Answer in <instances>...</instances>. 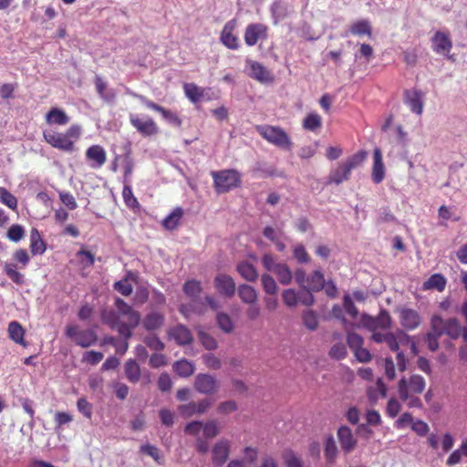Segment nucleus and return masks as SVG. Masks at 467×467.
Segmentation results:
<instances>
[{
	"label": "nucleus",
	"instance_id": "nucleus-6",
	"mask_svg": "<svg viewBox=\"0 0 467 467\" xmlns=\"http://www.w3.org/2000/svg\"><path fill=\"white\" fill-rule=\"evenodd\" d=\"M66 336L74 339L75 343L84 348L93 346L98 341L94 329H79L78 325H68L66 327Z\"/></svg>",
	"mask_w": 467,
	"mask_h": 467
},
{
	"label": "nucleus",
	"instance_id": "nucleus-56",
	"mask_svg": "<svg viewBox=\"0 0 467 467\" xmlns=\"http://www.w3.org/2000/svg\"><path fill=\"white\" fill-rule=\"evenodd\" d=\"M283 459L285 467H302L300 458L296 455L293 450L285 449L283 452Z\"/></svg>",
	"mask_w": 467,
	"mask_h": 467
},
{
	"label": "nucleus",
	"instance_id": "nucleus-14",
	"mask_svg": "<svg viewBox=\"0 0 467 467\" xmlns=\"http://www.w3.org/2000/svg\"><path fill=\"white\" fill-rule=\"evenodd\" d=\"M129 119H130L132 127L136 128L137 131L144 136H153L158 132L155 121L150 117L141 119L138 115L131 114L129 116Z\"/></svg>",
	"mask_w": 467,
	"mask_h": 467
},
{
	"label": "nucleus",
	"instance_id": "nucleus-46",
	"mask_svg": "<svg viewBox=\"0 0 467 467\" xmlns=\"http://www.w3.org/2000/svg\"><path fill=\"white\" fill-rule=\"evenodd\" d=\"M322 126V119L318 114L310 113L304 119L303 127L309 131H315Z\"/></svg>",
	"mask_w": 467,
	"mask_h": 467
},
{
	"label": "nucleus",
	"instance_id": "nucleus-23",
	"mask_svg": "<svg viewBox=\"0 0 467 467\" xmlns=\"http://www.w3.org/2000/svg\"><path fill=\"white\" fill-rule=\"evenodd\" d=\"M385 178V166L382 162L381 151L376 148L374 150V165H372L371 179L376 184L380 183Z\"/></svg>",
	"mask_w": 467,
	"mask_h": 467
},
{
	"label": "nucleus",
	"instance_id": "nucleus-50",
	"mask_svg": "<svg viewBox=\"0 0 467 467\" xmlns=\"http://www.w3.org/2000/svg\"><path fill=\"white\" fill-rule=\"evenodd\" d=\"M140 452L149 455L158 464H162L163 458L161 456L160 449L152 444H142L140 446Z\"/></svg>",
	"mask_w": 467,
	"mask_h": 467
},
{
	"label": "nucleus",
	"instance_id": "nucleus-52",
	"mask_svg": "<svg viewBox=\"0 0 467 467\" xmlns=\"http://www.w3.org/2000/svg\"><path fill=\"white\" fill-rule=\"evenodd\" d=\"M130 275L131 273L129 272L127 277L120 281L114 282L113 284V289L120 293L123 296H129L132 294V285L128 282V276Z\"/></svg>",
	"mask_w": 467,
	"mask_h": 467
},
{
	"label": "nucleus",
	"instance_id": "nucleus-16",
	"mask_svg": "<svg viewBox=\"0 0 467 467\" xmlns=\"http://www.w3.org/2000/svg\"><path fill=\"white\" fill-rule=\"evenodd\" d=\"M400 326L406 330H414L420 325V314L413 308H399Z\"/></svg>",
	"mask_w": 467,
	"mask_h": 467
},
{
	"label": "nucleus",
	"instance_id": "nucleus-1",
	"mask_svg": "<svg viewBox=\"0 0 467 467\" xmlns=\"http://www.w3.org/2000/svg\"><path fill=\"white\" fill-rule=\"evenodd\" d=\"M430 328L441 336L445 335L452 340H457L466 327L461 326V323L455 317L443 319L440 315H434L430 321Z\"/></svg>",
	"mask_w": 467,
	"mask_h": 467
},
{
	"label": "nucleus",
	"instance_id": "nucleus-57",
	"mask_svg": "<svg viewBox=\"0 0 467 467\" xmlns=\"http://www.w3.org/2000/svg\"><path fill=\"white\" fill-rule=\"evenodd\" d=\"M121 316L119 315L118 312L114 310H103L102 315H100V317H102V322L109 327H114L115 325H118V323L122 322L119 317Z\"/></svg>",
	"mask_w": 467,
	"mask_h": 467
},
{
	"label": "nucleus",
	"instance_id": "nucleus-45",
	"mask_svg": "<svg viewBox=\"0 0 467 467\" xmlns=\"http://www.w3.org/2000/svg\"><path fill=\"white\" fill-rule=\"evenodd\" d=\"M184 93L185 96L188 97L189 100L197 103L200 101L201 97L203 95L201 88L193 83H186L184 84Z\"/></svg>",
	"mask_w": 467,
	"mask_h": 467
},
{
	"label": "nucleus",
	"instance_id": "nucleus-13",
	"mask_svg": "<svg viewBox=\"0 0 467 467\" xmlns=\"http://www.w3.org/2000/svg\"><path fill=\"white\" fill-rule=\"evenodd\" d=\"M229 453V441L226 439L217 441L212 449V462L214 467L223 466L228 461Z\"/></svg>",
	"mask_w": 467,
	"mask_h": 467
},
{
	"label": "nucleus",
	"instance_id": "nucleus-38",
	"mask_svg": "<svg viewBox=\"0 0 467 467\" xmlns=\"http://www.w3.org/2000/svg\"><path fill=\"white\" fill-rule=\"evenodd\" d=\"M350 33L352 36H370L372 33L370 22H368L367 19H361L353 23L350 26Z\"/></svg>",
	"mask_w": 467,
	"mask_h": 467
},
{
	"label": "nucleus",
	"instance_id": "nucleus-18",
	"mask_svg": "<svg viewBox=\"0 0 467 467\" xmlns=\"http://www.w3.org/2000/svg\"><path fill=\"white\" fill-rule=\"evenodd\" d=\"M114 306L117 307L116 312L122 317H127V320L130 321L131 326H139L140 322H141L140 313L122 298L117 297L116 301H114Z\"/></svg>",
	"mask_w": 467,
	"mask_h": 467
},
{
	"label": "nucleus",
	"instance_id": "nucleus-17",
	"mask_svg": "<svg viewBox=\"0 0 467 467\" xmlns=\"http://www.w3.org/2000/svg\"><path fill=\"white\" fill-rule=\"evenodd\" d=\"M267 27L261 23L248 25L245 29L244 40L248 47L255 46L259 39L266 38Z\"/></svg>",
	"mask_w": 467,
	"mask_h": 467
},
{
	"label": "nucleus",
	"instance_id": "nucleus-64",
	"mask_svg": "<svg viewBox=\"0 0 467 467\" xmlns=\"http://www.w3.org/2000/svg\"><path fill=\"white\" fill-rule=\"evenodd\" d=\"M283 300L285 306L294 307L298 304V291L294 289L284 290Z\"/></svg>",
	"mask_w": 467,
	"mask_h": 467
},
{
	"label": "nucleus",
	"instance_id": "nucleus-47",
	"mask_svg": "<svg viewBox=\"0 0 467 467\" xmlns=\"http://www.w3.org/2000/svg\"><path fill=\"white\" fill-rule=\"evenodd\" d=\"M404 341H410V336L408 334H405L403 332H400L399 337L395 334L393 336H389V339L386 340L387 346L390 348L393 352H400V343H402Z\"/></svg>",
	"mask_w": 467,
	"mask_h": 467
},
{
	"label": "nucleus",
	"instance_id": "nucleus-54",
	"mask_svg": "<svg viewBox=\"0 0 467 467\" xmlns=\"http://www.w3.org/2000/svg\"><path fill=\"white\" fill-rule=\"evenodd\" d=\"M203 437L205 439H213L217 437L220 433V429L216 420H212L207 422H203Z\"/></svg>",
	"mask_w": 467,
	"mask_h": 467
},
{
	"label": "nucleus",
	"instance_id": "nucleus-55",
	"mask_svg": "<svg viewBox=\"0 0 467 467\" xmlns=\"http://www.w3.org/2000/svg\"><path fill=\"white\" fill-rule=\"evenodd\" d=\"M217 324L219 328H221L223 333H231L234 330L232 317L224 313L217 314Z\"/></svg>",
	"mask_w": 467,
	"mask_h": 467
},
{
	"label": "nucleus",
	"instance_id": "nucleus-33",
	"mask_svg": "<svg viewBox=\"0 0 467 467\" xmlns=\"http://www.w3.org/2000/svg\"><path fill=\"white\" fill-rule=\"evenodd\" d=\"M173 370L181 378H189L194 373V363L187 359H180L173 364Z\"/></svg>",
	"mask_w": 467,
	"mask_h": 467
},
{
	"label": "nucleus",
	"instance_id": "nucleus-8",
	"mask_svg": "<svg viewBox=\"0 0 467 467\" xmlns=\"http://www.w3.org/2000/svg\"><path fill=\"white\" fill-rule=\"evenodd\" d=\"M193 386L195 391L202 395H213L219 390V382L211 374H197Z\"/></svg>",
	"mask_w": 467,
	"mask_h": 467
},
{
	"label": "nucleus",
	"instance_id": "nucleus-53",
	"mask_svg": "<svg viewBox=\"0 0 467 467\" xmlns=\"http://www.w3.org/2000/svg\"><path fill=\"white\" fill-rule=\"evenodd\" d=\"M442 337L437 334L433 329L430 328V331L424 336V342L428 345V348L431 352H435L439 348V338Z\"/></svg>",
	"mask_w": 467,
	"mask_h": 467
},
{
	"label": "nucleus",
	"instance_id": "nucleus-12",
	"mask_svg": "<svg viewBox=\"0 0 467 467\" xmlns=\"http://www.w3.org/2000/svg\"><path fill=\"white\" fill-rule=\"evenodd\" d=\"M213 406V401L204 398L198 402L190 401L189 403L179 406V412L184 418H190L194 414H203L205 413L209 408Z\"/></svg>",
	"mask_w": 467,
	"mask_h": 467
},
{
	"label": "nucleus",
	"instance_id": "nucleus-49",
	"mask_svg": "<svg viewBox=\"0 0 467 467\" xmlns=\"http://www.w3.org/2000/svg\"><path fill=\"white\" fill-rule=\"evenodd\" d=\"M137 326L131 325V323L127 320V322H120L118 325H114V327H109V328L113 330H117L121 337H123L124 340H127L132 337V329L136 328Z\"/></svg>",
	"mask_w": 467,
	"mask_h": 467
},
{
	"label": "nucleus",
	"instance_id": "nucleus-26",
	"mask_svg": "<svg viewBox=\"0 0 467 467\" xmlns=\"http://www.w3.org/2000/svg\"><path fill=\"white\" fill-rule=\"evenodd\" d=\"M325 278L324 275L320 270H314L313 273L309 274L307 280H306L305 286L300 287L301 289L313 290L318 292L324 289Z\"/></svg>",
	"mask_w": 467,
	"mask_h": 467
},
{
	"label": "nucleus",
	"instance_id": "nucleus-48",
	"mask_svg": "<svg viewBox=\"0 0 467 467\" xmlns=\"http://www.w3.org/2000/svg\"><path fill=\"white\" fill-rule=\"evenodd\" d=\"M0 202L12 210L17 209V199L7 189L0 187Z\"/></svg>",
	"mask_w": 467,
	"mask_h": 467
},
{
	"label": "nucleus",
	"instance_id": "nucleus-25",
	"mask_svg": "<svg viewBox=\"0 0 467 467\" xmlns=\"http://www.w3.org/2000/svg\"><path fill=\"white\" fill-rule=\"evenodd\" d=\"M270 12L274 24L276 25L278 22L285 20L286 16L289 15V5L282 0H275L271 4Z\"/></svg>",
	"mask_w": 467,
	"mask_h": 467
},
{
	"label": "nucleus",
	"instance_id": "nucleus-51",
	"mask_svg": "<svg viewBox=\"0 0 467 467\" xmlns=\"http://www.w3.org/2000/svg\"><path fill=\"white\" fill-rule=\"evenodd\" d=\"M261 283L263 290H265L266 295L274 296L276 294L277 285L274 277L268 274H263L261 276Z\"/></svg>",
	"mask_w": 467,
	"mask_h": 467
},
{
	"label": "nucleus",
	"instance_id": "nucleus-41",
	"mask_svg": "<svg viewBox=\"0 0 467 467\" xmlns=\"http://www.w3.org/2000/svg\"><path fill=\"white\" fill-rule=\"evenodd\" d=\"M445 283L447 281L441 274H433L428 279V281L424 282V289H437L440 292L443 291Z\"/></svg>",
	"mask_w": 467,
	"mask_h": 467
},
{
	"label": "nucleus",
	"instance_id": "nucleus-30",
	"mask_svg": "<svg viewBox=\"0 0 467 467\" xmlns=\"http://www.w3.org/2000/svg\"><path fill=\"white\" fill-rule=\"evenodd\" d=\"M47 124L65 125L68 124L69 117L59 108H51L46 115Z\"/></svg>",
	"mask_w": 467,
	"mask_h": 467
},
{
	"label": "nucleus",
	"instance_id": "nucleus-34",
	"mask_svg": "<svg viewBox=\"0 0 467 467\" xmlns=\"http://www.w3.org/2000/svg\"><path fill=\"white\" fill-rule=\"evenodd\" d=\"M183 216V209L178 207L174 209L171 213L167 214L164 220H162V227L166 230L173 231L179 225L182 217Z\"/></svg>",
	"mask_w": 467,
	"mask_h": 467
},
{
	"label": "nucleus",
	"instance_id": "nucleus-31",
	"mask_svg": "<svg viewBox=\"0 0 467 467\" xmlns=\"http://www.w3.org/2000/svg\"><path fill=\"white\" fill-rule=\"evenodd\" d=\"M351 171L347 167L338 164L337 168L332 170L331 173H329L327 183L339 185L348 180Z\"/></svg>",
	"mask_w": 467,
	"mask_h": 467
},
{
	"label": "nucleus",
	"instance_id": "nucleus-15",
	"mask_svg": "<svg viewBox=\"0 0 467 467\" xmlns=\"http://www.w3.org/2000/svg\"><path fill=\"white\" fill-rule=\"evenodd\" d=\"M85 158L89 162L90 168L98 170L107 162V152L102 146L92 145L86 150Z\"/></svg>",
	"mask_w": 467,
	"mask_h": 467
},
{
	"label": "nucleus",
	"instance_id": "nucleus-9",
	"mask_svg": "<svg viewBox=\"0 0 467 467\" xmlns=\"http://www.w3.org/2000/svg\"><path fill=\"white\" fill-rule=\"evenodd\" d=\"M44 138L47 143L60 150L66 152H73L75 150L74 140L69 139L67 136L60 132H45Z\"/></svg>",
	"mask_w": 467,
	"mask_h": 467
},
{
	"label": "nucleus",
	"instance_id": "nucleus-10",
	"mask_svg": "<svg viewBox=\"0 0 467 467\" xmlns=\"http://www.w3.org/2000/svg\"><path fill=\"white\" fill-rule=\"evenodd\" d=\"M247 75L249 78L261 83H270L273 81V76L269 69L265 68L260 62L253 61L247 58L245 61Z\"/></svg>",
	"mask_w": 467,
	"mask_h": 467
},
{
	"label": "nucleus",
	"instance_id": "nucleus-43",
	"mask_svg": "<svg viewBox=\"0 0 467 467\" xmlns=\"http://www.w3.org/2000/svg\"><path fill=\"white\" fill-rule=\"evenodd\" d=\"M462 457L467 458V439L462 441L459 449L453 451L451 456L448 457L447 464L449 466L458 464L461 462Z\"/></svg>",
	"mask_w": 467,
	"mask_h": 467
},
{
	"label": "nucleus",
	"instance_id": "nucleus-39",
	"mask_svg": "<svg viewBox=\"0 0 467 467\" xmlns=\"http://www.w3.org/2000/svg\"><path fill=\"white\" fill-rule=\"evenodd\" d=\"M367 159V151L359 150L348 157L346 161L339 163L340 165L347 167L348 171H352L363 163Z\"/></svg>",
	"mask_w": 467,
	"mask_h": 467
},
{
	"label": "nucleus",
	"instance_id": "nucleus-32",
	"mask_svg": "<svg viewBox=\"0 0 467 467\" xmlns=\"http://www.w3.org/2000/svg\"><path fill=\"white\" fill-rule=\"evenodd\" d=\"M233 27L232 22H228L224 25L221 35V41L227 48L236 50L238 48V38L233 36Z\"/></svg>",
	"mask_w": 467,
	"mask_h": 467
},
{
	"label": "nucleus",
	"instance_id": "nucleus-2",
	"mask_svg": "<svg viewBox=\"0 0 467 467\" xmlns=\"http://www.w3.org/2000/svg\"><path fill=\"white\" fill-rule=\"evenodd\" d=\"M262 138L265 139L270 144L276 146L284 150H291L292 141L290 136L281 127L270 125H262L256 127Z\"/></svg>",
	"mask_w": 467,
	"mask_h": 467
},
{
	"label": "nucleus",
	"instance_id": "nucleus-3",
	"mask_svg": "<svg viewBox=\"0 0 467 467\" xmlns=\"http://www.w3.org/2000/svg\"><path fill=\"white\" fill-rule=\"evenodd\" d=\"M213 187L218 193L228 192L240 186L242 176L237 170L213 171Z\"/></svg>",
	"mask_w": 467,
	"mask_h": 467
},
{
	"label": "nucleus",
	"instance_id": "nucleus-40",
	"mask_svg": "<svg viewBox=\"0 0 467 467\" xmlns=\"http://www.w3.org/2000/svg\"><path fill=\"white\" fill-rule=\"evenodd\" d=\"M271 272L275 275L277 281H279L283 285H289L292 282V272L286 264L281 266H276V269Z\"/></svg>",
	"mask_w": 467,
	"mask_h": 467
},
{
	"label": "nucleus",
	"instance_id": "nucleus-7",
	"mask_svg": "<svg viewBox=\"0 0 467 467\" xmlns=\"http://www.w3.org/2000/svg\"><path fill=\"white\" fill-rule=\"evenodd\" d=\"M361 323L364 327L370 331L378 329H389L391 327V317L386 309H381L377 317L362 314Z\"/></svg>",
	"mask_w": 467,
	"mask_h": 467
},
{
	"label": "nucleus",
	"instance_id": "nucleus-19",
	"mask_svg": "<svg viewBox=\"0 0 467 467\" xmlns=\"http://www.w3.org/2000/svg\"><path fill=\"white\" fill-rule=\"evenodd\" d=\"M404 97L405 104L409 106L410 111H412L416 115H421L423 111V93L416 89L406 90L404 92Z\"/></svg>",
	"mask_w": 467,
	"mask_h": 467
},
{
	"label": "nucleus",
	"instance_id": "nucleus-36",
	"mask_svg": "<svg viewBox=\"0 0 467 467\" xmlns=\"http://www.w3.org/2000/svg\"><path fill=\"white\" fill-rule=\"evenodd\" d=\"M237 293L242 302L246 304H254L257 299L256 290L246 284H243L238 286Z\"/></svg>",
	"mask_w": 467,
	"mask_h": 467
},
{
	"label": "nucleus",
	"instance_id": "nucleus-62",
	"mask_svg": "<svg viewBox=\"0 0 467 467\" xmlns=\"http://www.w3.org/2000/svg\"><path fill=\"white\" fill-rule=\"evenodd\" d=\"M303 323L306 328L312 331L316 330L318 327V319L316 314L311 310L303 313Z\"/></svg>",
	"mask_w": 467,
	"mask_h": 467
},
{
	"label": "nucleus",
	"instance_id": "nucleus-35",
	"mask_svg": "<svg viewBox=\"0 0 467 467\" xmlns=\"http://www.w3.org/2000/svg\"><path fill=\"white\" fill-rule=\"evenodd\" d=\"M8 337L14 343L26 347V343L24 341L25 331L22 325L16 321H13L8 324Z\"/></svg>",
	"mask_w": 467,
	"mask_h": 467
},
{
	"label": "nucleus",
	"instance_id": "nucleus-24",
	"mask_svg": "<svg viewBox=\"0 0 467 467\" xmlns=\"http://www.w3.org/2000/svg\"><path fill=\"white\" fill-rule=\"evenodd\" d=\"M165 322V316L157 311H151L146 315L144 320H142V327L147 331H154L163 326Z\"/></svg>",
	"mask_w": 467,
	"mask_h": 467
},
{
	"label": "nucleus",
	"instance_id": "nucleus-61",
	"mask_svg": "<svg viewBox=\"0 0 467 467\" xmlns=\"http://www.w3.org/2000/svg\"><path fill=\"white\" fill-rule=\"evenodd\" d=\"M76 406H78V410L79 413L83 414L84 417L90 420L93 416V405L87 401L86 398H80L78 400V403H76Z\"/></svg>",
	"mask_w": 467,
	"mask_h": 467
},
{
	"label": "nucleus",
	"instance_id": "nucleus-60",
	"mask_svg": "<svg viewBox=\"0 0 467 467\" xmlns=\"http://www.w3.org/2000/svg\"><path fill=\"white\" fill-rule=\"evenodd\" d=\"M144 344L147 348L156 352L161 351L163 348H165V345L156 335H150L145 337Z\"/></svg>",
	"mask_w": 467,
	"mask_h": 467
},
{
	"label": "nucleus",
	"instance_id": "nucleus-59",
	"mask_svg": "<svg viewBox=\"0 0 467 467\" xmlns=\"http://www.w3.org/2000/svg\"><path fill=\"white\" fill-rule=\"evenodd\" d=\"M200 343L202 344L203 348L205 349H208L210 351L214 350L218 347L217 340L213 338V336L203 332L200 331L198 333Z\"/></svg>",
	"mask_w": 467,
	"mask_h": 467
},
{
	"label": "nucleus",
	"instance_id": "nucleus-44",
	"mask_svg": "<svg viewBox=\"0 0 467 467\" xmlns=\"http://www.w3.org/2000/svg\"><path fill=\"white\" fill-rule=\"evenodd\" d=\"M183 291L185 295L192 298V300H196L199 298V296L202 291V286L199 281L190 280L185 282L183 285Z\"/></svg>",
	"mask_w": 467,
	"mask_h": 467
},
{
	"label": "nucleus",
	"instance_id": "nucleus-22",
	"mask_svg": "<svg viewBox=\"0 0 467 467\" xmlns=\"http://www.w3.org/2000/svg\"><path fill=\"white\" fill-rule=\"evenodd\" d=\"M169 335L179 346L189 345L193 341L190 329L184 325H178L170 329Z\"/></svg>",
	"mask_w": 467,
	"mask_h": 467
},
{
	"label": "nucleus",
	"instance_id": "nucleus-42",
	"mask_svg": "<svg viewBox=\"0 0 467 467\" xmlns=\"http://www.w3.org/2000/svg\"><path fill=\"white\" fill-rule=\"evenodd\" d=\"M324 456L328 462H333L337 456V446L332 436L325 441Z\"/></svg>",
	"mask_w": 467,
	"mask_h": 467
},
{
	"label": "nucleus",
	"instance_id": "nucleus-11",
	"mask_svg": "<svg viewBox=\"0 0 467 467\" xmlns=\"http://www.w3.org/2000/svg\"><path fill=\"white\" fill-rule=\"evenodd\" d=\"M213 286L218 294L224 298H230L236 294V283L233 277L227 274H219L213 279Z\"/></svg>",
	"mask_w": 467,
	"mask_h": 467
},
{
	"label": "nucleus",
	"instance_id": "nucleus-28",
	"mask_svg": "<svg viewBox=\"0 0 467 467\" xmlns=\"http://www.w3.org/2000/svg\"><path fill=\"white\" fill-rule=\"evenodd\" d=\"M236 270L242 278L247 282H255L258 278V274L255 266L246 261L238 263Z\"/></svg>",
	"mask_w": 467,
	"mask_h": 467
},
{
	"label": "nucleus",
	"instance_id": "nucleus-29",
	"mask_svg": "<svg viewBox=\"0 0 467 467\" xmlns=\"http://www.w3.org/2000/svg\"><path fill=\"white\" fill-rule=\"evenodd\" d=\"M46 243L42 240L40 233L32 228L30 233V251L33 255H42L46 252Z\"/></svg>",
	"mask_w": 467,
	"mask_h": 467
},
{
	"label": "nucleus",
	"instance_id": "nucleus-20",
	"mask_svg": "<svg viewBox=\"0 0 467 467\" xmlns=\"http://www.w3.org/2000/svg\"><path fill=\"white\" fill-rule=\"evenodd\" d=\"M337 437L339 445L344 452H351L357 445V441L353 437L352 431L347 426H341L337 430Z\"/></svg>",
	"mask_w": 467,
	"mask_h": 467
},
{
	"label": "nucleus",
	"instance_id": "nucleus-27",
	"mask_svg": "<svg viewBox=\"0 0 467 467\" xmlns=\"http://www.w3.org/2000/svg\"><path fill=\"white\" fill-rule=\"evenodd\" d=\"M124 375L129 382L138 383L141 379V368L134 359H129L124 363Z\"/></svg>",
	"mask_w": 467,
	"mask_h": 467
},
{
	"label": "nucleus",
	"instance_id": "nucleus-21",
	"mask_svg": "<svg viewBox=\"0 0 467 467\" xmlns=\"http://www.w3.org/2000/svg\"><path fill=\"white\" fill-rule=\"evenodd\" d=\"M432 49L437 54H447L452 48V42L449 35L441 31H437L432 36Z\"/></svg>",
	"mask_w": 467,
	"mask_h": 467
},
{
	"label": "nucleus",
	"instance_id": "nucleus-4",
	"mask_svg": "<svg viewBox=\"0 0 467 467\" xmlns=\"http://www.w3.org/2000/svg\"><path fill=\"white\" fill-rule=\"evenodd\" d=\"M13 260L20 265V268H25L29 263V255L26 250L18 249L13 254ZM18 266L14 263H5L3 267L4 274L11 279L14 284L23 285L25 283L24 275L17 271Z\"/></svg>",
	"mask_w": 467,
	"mask_h": 467
},
{
	"label": "nucleus",
	"instance_id": "nucleus-5",
	"mask_svg": "<svg viewBox=\"0 0 467 467\" xmlns=\"http://www.w3.org/2000/svg\"><path fill=\"white\" fill-rule=\"evenodd\" d=\"M425 389V379L420 374H412L409 379H400L398 391L400 399H407L408 394L420 395Z\"/></svg>",
	"mask_w": 467,
	"mask_h": 467
},
{
	"label": "nucleus",
	"instance_id": "nucleus-63",
	"mask_svg": "<svg viewBox=\"0 0 467 467\" xmlns=\"http://www.w3.org/2000/svg\"><path fill=\"white\" fill-rule=\"evenodd\" d=\"M24 236V228L22 225L14 223L8 228L7 237L10 241L14 243H18L23 239Z\"/></svg>",
	"mask_w": 467,
	"mask_h": 467
},
{
	"label": "nucleus",
	"instance_id": "nucleus-37",
	"mask_svg": "<svg viewBox=\"0 0 467 467\" xmlns=\"http://www.w3.org/2000/svg\"><path fill=\"white\" fill-rule=\"evenodd\" d=\"M95 88H97V92L99 96L102 98L104 101H113L115 99V92L112 89L107 90V83L104 80L97 76L95 77Z\"/></svg>",
	"mask_w": 467,
	"mask_h": 467
},
{
	"label": "nucleus",
	"instance_id": "nucleus-58",
	"mask_svg": "<svg viewBox=\"0 0 467 467\" xmlns=\"http://www.w3.org/2000/svg\"><path fill=\"white\" fill-rule=\"evenodd\" d=\"M294 257L295 260L299 264H309L310 256L308 252L306 251V248L303 244H298L294 246Z\"/></svg>",
	"mask_w": 467,
	"mask_h": 467
}]
</instances>
